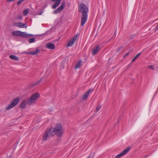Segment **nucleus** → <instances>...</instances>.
Here are the masks:
<instances>
[{"mask_svg":"<svg viewBox=\"0 0 158 158\" xmlns=\"http://www.w3.org/2000/svg\"><path fill=\"white\" fill-rule=\"evenodd\" d=\"M78 12L81 13V26H83L86 23L88 19V14L89 11V7L84 3L78 5Z\"/></svg>","mask_w":158,"mask_h":158,"instance_id":"obj_1","label":"nucleus"},{"mask_svg":"<svg viewBox=\"0 0 158 158\" xmlns=\"http://www.w3.org/2000/svg\"><path fill=\"white\" fill-rule=\"evenodd\" d=\"M50 129H52L53 135L56 134L58 136L61 137L64 133V130L60 124H57L54 127Z\"/></svg>","mask_w":158,"mask_h":158,"instance_id":"obj_2","label":"nucleus"},{"mask_svg":"<svg viewBox=\"0 0 158 158\" xmlns=\"http://www.w3.org/2000/svg\"><path fill=\"white\" fill-rule=\"evenodd\" d=\"M40 97V94L36 92L32 95L28 99L27 101V103L28 105H30L35 103V102L36 99Z\"/></svg>","mask_w":158,"mask_h":158,"instance_id":"obj_3","label":"nucleus"},{"mask_svg":"<svg viewBox=\"0 0 158 158\" xmlns=\"http://www.w3.org/2000/svg\"><path fill=\"white\" fill-rule=\"evenodd\" d=\"M12 34L15 36H20L26 38H29L32 36L33 35L31 34H28L24 32H22L19 31H16L12 32Z\"/></svg>","mask_w":158,"mask_h":158,"instance_id":"obj_4","label":"nucleus"},{"mask_svg":"<svg viewBox=\"0 0 158 158\" xmlns=\"http://www.w3.org/2000/svg\"><path fill=\"white\" fill-rule=\"evenodd\" d=\"M20 100L19 98H17L14 99L11 103L6 107V110H8L16 106L19 102Z\"/></svg>","mask_w":158,"mask_h":158,"instance_id":"obj_5","label":"nucleus"},{"mask_svg":"<svg viewBox=\"0 0 158 158\" xmlns=\"http://www.w3.org/2000/svg\"><path fill=\"white\" fill-rule=\"evenodd\" d=\"M52 129H47L45 133L43 136V140L45 141L51 135H52V133L51 132Z\"/></svg>","mask_w":158,"mask_h":158,"instance_id":"obj_6","label":"nucleus"},{"mask_svg":"<svg viewBox=\"0 0 158 158\" xmlns=\"http://www.w3.org/2000/svg\"><path fill=\"white\" fill-rule=\"evenodd\" d=\"M65 5L64 2L63 1L61 3V5L60 7L58 8L56 10L54 11L53 13L54 14H57L60 12L64 8Z\"/></svg>","mask_w":158,"mask_h":158,"instance_id":"obj_7","label":"nucleus"},{"mask_svg":"<svg viewBox=\"0 0 158 158\" xmlns=\"http://www.w3.org/2000/svg\"><path fill=\"white\" fill-rule=\"evenodd\" d=\"M14 25L20 28H26L27 27L26 23H23L22 22H18L14 23Z\"/></svg>","mask_w":158,"mask_h":158,"instance_id":"obj_8","label":"nucleus"},{"mask_svg":"<svg viewBox=\"0 0 158 158\" xmlns=\"http://www.w3.org/2000/svg\"><path fill=\"white\" fill-rule=\"evenodd\" d=\"M130 147L127 148L120 154L117 155L116 156V158H119L121 157L123 155L127 153L130 151Z\"/></svg>","mask_w":158,"mask_h":158,"instance_id":"obj_9","label":"nucleus"},{"mask_svg":"<svg viewBox=\"0 0 158 158\" xmlns=\"http://www.w3.org/2000/svg\"><path fill=\"white\" fill-rule=\"evenodd\" d=\"M78 38V35H76L70 41L67 46V47L72 46L74 44L75 41Z\"/></svg>","mask_w":158,"mask_h":158,"instance_id":"obj_10","label":"nucleus"},{"mask_svg":"<svg viewBox=\"0 0 158 158\" xmlns=\"http://www.w3.org/2000/svg\"><path fill=\"white\" fill-rule=\"evenodd\" d=\"M93 90L92 89H90L88 90L83 95L82 97V99L83 100H86L88 97L89 96L91 92H93Z\"/></svg>","mask_w":158,"mask_h":158,"instance_id":"obj_11","label":"nucleus"},{"mask_svg":"<svg viewBox=\"0 0 158 158\" xmlns=\"http://www.w3.org/2000/svg\"><path fill=\"white\" fill-rule=\"evenodd\" d=\"M47 77H42L40 79V80L36 82L35 83H34L32 85V86H34L35 85H38L40 84V83L43 81L45 82L46 78H47Z\"/></svg>","mask_w":158,"mask_h":158,"instance_id":"obj_12","label":"nucleus"},{"mask_svg":"<svg viewBox=\"0 0 158 158\" xmlns=\"http://www.w3.org/2000/svg\"><path fill=\"white\" fill-rule=\"evenodd\" d=\"M39 52L40 50L39 49H36L34 50H33L30 52H24L27 54L35 55L38 53Z\"/></svg>","mask_w":158,"mask_h":158,"instance_id":"obj_13","label":"nucleus"},{"mask_svg":"<svg viewBox=\"0 0 158 158\" xmlns=\"http://www.w3.org/2000/svg\"><path fill=\"white\" fill-rule=\"evenodd\" d=\"M100 48V46L97 45L94 48L92 52L93 55H95L99 51Z\"/></svg>","mask_w":158,"mask_h":158,"instance_id":"obj_14","label":"nucleus"},{"mask_svg":"<svg viewBox=\"0 0 158 158\" xmlns=\"http://www.w3.org/2000/svg\"><path fill=\"white\" fill-rule=\"evenodd\" d=\"M46 46L48 49H53L55 48L54 44L51 42H48L46 44Z\"/></svg>","mask_w":158,"mask_h":158,"instance_id":"obj_15","label":"nucleus"},{"mask_svg":"<svg viewBox=\"0 0 158 158\" xmlns=\"http://www.w3.org/2000/svg\"><path fill=\"white\" fill-rule=\"evenodd\" d=\"M61 1V0H56L55 3L52 6V8L55 9L60 4Z\"/></svg>","mask_w":158,"mask_h":158,"instance_id":"obj_16","label":"nucleus"},{"mask_svg":"<svg viewBox=\"0 0 158 158\" xmlns=\"http://www.w3.org/2000/svg\"><path fill=\"white\" fill-rule=\"evenodd\" d=\"M26 106V101L25 100H23L20 104V107L21 108H24Z\"/></svg>","mask_w":158,"mask_h":158,"instance_id":"obj_17","label":"nucleus"},{"mask_svg":"<svg viewBox=\"0 0 158 158\" xmlns=\"http://www.w3.org/2000/svg\"><path fill=\"white\" fill-rule=\"evenodd\" d=\"M9 57L11 59L14 60L18 61L19 60V58L15 55H10Z\"/></svg>","mask_w":158,"mask_h":158,"instance_id":"obj_18","label":"nucleus"},{"mask_svg":"<svg viewBox=\"0 0 158 158\" xmlns=\"http://www.w3.org/2000/svg\"><path fill=\"white\" fill-rule=\"evenodd\" d=\"M81 61L80 60L78 61V63L76 65L75 67V69H77L80 68L81 65Z\"/></svg>","mask_w":158,"mask_h":158,"instance_id":"obj_19","label":"nucleus"},{"mask_svg":"<svg viewBox=\"0 0 158 158\" xmlns=\"http://www.w3.org/2000/svg\"><path fill=\"white\" fill-rule=\"evenodd\" d=\"M140 53H138L132 59L131 62H134V61H135L138 58V57L140 55Z\"/></svg>","mask_w":158,"mask_h":158,"instance_id":"obj_20","label":"nucleus"},{"mask_svg":"<svg viewBox=\"0 0 158 158\" xmlns=\"http://www.w3.org/2000/svg\"><path fill=\"white\" fill-rule=\"evenodd\" d=\"M35 40V38H31L29 39L28 42L29 43H32L34 42Z\"/></svg>","mask_w":158,"mask_h":158,"instance_id":"obj_21","label":"nucleus"},{"mask_svg":"<svg viewBox=\"0 0 158 158\" xmlns=\"http://www.w3.org/2000/svg\"><path fill=\"white\" fill-rule=\"evenodd\" d=\"M101 105H99L96 108V113H97L101 109Z\"/></svg>","mask_w":158,"mask_h":158,"instance_id":"obj_22","label":"nucleus"},{"mask_svg":"<svg viewBox=\"0 0 158 158\" xmlns=\"http://www.w3.org/2000/svg\"><path fill=\"white\" fill-rule=\"evenodd\" d=\"M28 10L27 9L25 10L23 12V13L24 15H26L28 14Z\"/></svg>","mask_w":158,"mask_h":158,"instance_id":"obj_23","label":"nucleus"},{"mask_svg":"<svg viewBox=\"0 0 158 158\" xmlns=\"http://www.w3.org/2000/svg\"><path fill=\"white\" fill-rule=\"evenodd\" d=\"M148 68L149 69H152V70H154V67L152 65H149L148 66Z\"/></svg>","mask_w":158,"mask_h":158,"instance_id":"obj_24","label":"nucleus"},{"mask_svg":"<svg viewBox=\"0 0 158 158\" xmlns=\"http://www.w3.org/2000/svg\"><path fill=\"white\" fill-rule=\"evenodd\" d=\"M24 0H19L17 2V5H20Z\"/></svg>","mask_w":158,"mask_h":158,"instance_id":"obj_25","label":"nucleus"},{"mask_svg":"<svg viewBox=\"0 0 158 158\" xmlns=\"http://www.w3.org/2000/svg\"><path fill=\"white\" fill-rule=\"evenodd\" d=\"M135 36V35L134 34L133 35H132L131 36V39H133L134 38Z\"/></svg>","mask_w":158,"mask_h":158,"instance_id":"obj_26","label":"nucleus"},{"mask_svg":"<svg viewBox=\"0 0 158 158\" xmlns=\"http://www.w3.org/2000/svg\"><path fill=\"white\" fill-rule=\"evenodd\" d=\"M15 0H7V2H13V1H15Z\"/></svg>","mask_w":158,"mask_h":158,"instance_id":"obj_27","label":"nucleus"},{"mask_svg":"<svg viewBox=\"0 0 158 158\" xmlns=\"http://www.w3.org/2000/svg\"><path fill=\"white\" fill-rule=\"evenodd\" d=\"M129 54V53H126L124 56V57H125L126 56H127Z\"/></svg>","mask_w":158,"mask_h":158,"instance_id":"obj_28","label":"nucleus"},{"mask_svg":"<svg viewBox=\"0 0 158 158\" xmlns=\"http://www.w3.org/2000/svg\"><path fill=\"white\" fill-rule=\"evenodd\" d=\"M43 13V11H41L40 12V13L39 14V15H41Z\"/></svg>","mask_w":158,"mask_h":158,"instance_id":"obj_29","label":"nucleus"},{"mask_svg":"<svg viewBox=\"0 0 158 158\" xmlns=\"http://www.w3.org/2000/svg\"><path fill=\"white\" fill-rule=\"evenodd\" d=\"M155 29L156 30H158V24L156 27Z\"/></svg>","mask_w":158,"mask_h":158,"instance_id":"obj_30","label":"nucleus"},{"mask_svg":"<svg viewBox=\"0 0 158 158\" xmlns=\"http://www.w3.org/2000/svg\"><path fill=\"white\" fill-rule=\"evenodd\" d=\"M52 1H56V0H52Z\"/></svg>","mask_w":158,"mask_h":158,"instance_id":"obj_31","label":"nucleus"},{"mask_svg":"<svg viewBox=\"0 0 158 158\" xmlns=\"http://www.w3.org/2000/svg\"><path fill=\"white\" fill-rule=\"evenodd\" d=\"M90 158V156H89L87 158Z\"/></svg>","mask_w":158,"mask_h":158,"instance_id":"obj_32","label":"nucleus"},{"mask_svg":"<svg viewBox=\"0 0 158 158\" xmlns=\"http://www.w3.org/2000/svg\"><path fill=\"white\" fill-rule=\"evenodd\" d=\"M147 156H148L147 155V156H145V157H147Z\"/></svg>","mask_w":158,"mask_h":158,"instance_id":"obj_33","label":"nucleus"}]
</instances>
